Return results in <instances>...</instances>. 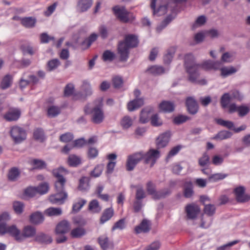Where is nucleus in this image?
I'll list each match as a JSON object with an SVG mask.
<instances>
[{
    "label": "nucleus",
    "instance_id": "obj_1",
    "mask_svg": "<svg viewBox=\"0 0 250 250\" xmlns=\"http://www.w3.org/2000/svg\"><path fill=\"white\" fill-rule=\"evenodd\" d=\"M222 65L219 62H213L208 60L202 63L196 64L194 62V58L191 54H187L185 57V66L187 72L189 74V80L192 83H196L197 79L199 76L198 70L199 68L207 71L211 70H218Z\"/></svg>",
    "mask_w": 250,
    "mask_h": 250
},
{
    "label": "nucleus",
    "instance_id": "obj_2",
    "mask_svg": "<svg viewBox=\"0 0 250 250\" xmlns=\"http://www.w3.org/2000/svg\"><path fill=\"white\" fill-rule=\"evenodd\" d=\"M52 173L56 179L55 182L56 193L50 195L49 200L52 204H62L67 197V193L64 191V186L66 182L64 176L68 172L65 168L61 167L53 169Z\"/></svg>",
    "mask_w": 250,
    "mask_h": 250
},
{
    "label": "nucleus",
    "instance_id": "obj_3",
    "mask_svg": "<svg viewBox=\"0 0 250 250\" xmlns=\"http://www.w3.org/2000/svg\"><path fill=\"white\" fill-rule=\"evenodd\" d=\"M138 37L134 34H127L123 41L119 42L117 47L118 54L121 62H126L129 58V50L138 46Z\"/></svg>",
    "mask_w": 250,
    "mask_h": 250
},
{
    "label": "nucleus",
    "instance_id": "obj_4",
    "mask_svg": "<svg viewBox=\"0 0 250 250\" xmlns=\"http://www.w3.org/2000/svg\"><path fill=\"white\" fill-rule=\"evenodd\" d=\"M97 101L95 102V103ZM98 104H95V106L91 108L88 104L84 107V110L86 114L91 115V121L95 124H99L103 122L104 118V112L102 110V100L97 101Z\"/></svg>",
    "mask_w": 250,
    "mask_h": 250
},
{
    "label": "nucleus",
    "instance_id": "obj_5",
    "mask_svg": "<svg viewBox=\"0 0 250 250\" xmlns=\"http://www.w3.org/2000/svg\"><path fill=\"white\" fill-rule=\"evenodd\" d=\"M112 11L116 17L122 22L127 23L134 19L132 14L125 6L116 5L112 8Z\"/></svg>",
    "mask_w": 250,
    "mask_h": 250
},
{
    "label": "nucleus",
    "instance_id": "obj_6",
    "mask_svg": "<svg viewBox=\"0 0 250 250\" xmlns=\"http://www.w3.org/2000/svg\"><path fill=\"white\" fill-rule=\"evenodd\" d=\"M21 230L16 225L7 226L5 223L0 224V233L4 234L7 233L14 238L18 242H21Z\"/></svg>",
    "mask_w": 250,
    "mask_h": 250
},
{
    "label": "nucleus",
    "instance_id": "obj_7",
    "mask_svg": "<svg viewBox=\"0 0 250 250\" xmlns=\"http://www.w3.org/2000/svg\"><path fill=\"white\" fill-rule=\"evenodd\" d=\"M10 135L14 142L20 143L26 138V132L24 129L19 126L11 127Z\"/></svg>",
    "mask_w": 250,
    "mask_h": 250
},
{
    "label": "nucleus",
    "instance_id": "obj_8",
    "mask_svg": "<svg viewBox=\"0 0 250 250\" xmlns=\"http://www.w3.org/2000/svg\"><path fill=\"white\" fill-rule=\"evenodd\" d=\"M144 152L143 151L134 153L128 156L126 168L128 171L132 170L136 165L143 160Z\"/></svg>",
    "mask_w": 250,
    "mask_h": 250
},
{
    "label": "nucleus",
    "instance_id": "obj_9",
    "mask_svg": "<svg viewBox=\"0 0 250 250\" xmlns=\"http://www.w3.org/2000/svg\"><path fill=\"white\" fill-rule=\"evenodd\" d=\"M160 157V152L155 149H150L146 153H144L143 160L146 164H150V167H152L155 164L157 160Z\"/></svg>",
    "mask_w": 250,
    "mask_h": 250
},
{
    "label": "nucleus",
    "instance_id": "obj_10",
    "mask_svg": "<svg viewBox=\"0 0 250 250\" xmlns=\"http://www.w3.org/2000/svg\"><path fill=\"white\" fill-rule=\"evenodd\" d=\"M146 190L148 193L152 195L154 199H159L164 198L170 193V191L168 190L166 191H156L154 185L151 181L148 182L146 184Z\"/></svg>",
    "mask_w": 250,
    "mask_h": 250
},
{
    "label": "nucleus",
    "instance_id": "obj_11",
    "mask_svg": "<svg viewBox=\"0 0 250 250\" xmlns=\"http://www.w3.org/2000/svg\"><path fill=\"white\" fill-rule=\"evenodd\" d=\"M134 95L136 99L129 102L127 104V109L129 111H132L139 108L144 104L143 98H138L141 95V92L139 90L135 89L134 91Z\"/></svg>",
    "mask_w": 250,
    "mask_h": 250
},
{
    "label": "nucleus",
    "instance_id": "obj_12",
    "mask_svg": "<svg viewBox=\"0 0 250 250\" xmlns=\"http://www.w3.org/2000/svg\"><path fill=\"white\" fill-rule=\"evenodd\" d=\"M233 193L238 202L245 203L250 199V196L245 193V188L244 187L239 186L235 188Z\"/></svg>",
    "mask_w": 250,
    "mask_h": 250
},
{
    "label": "nucleus",
    "instance_id": "obj_13",
    "mask_svg": "<svg viewBox=\"0 0 250 250\" xmlns=\"http://www.w3.org/2000/svg\"><path fill=\"white\" fill-rule=\"evenodd\" d=\"M21 115V110L17 108H10L3 115V118L7 121L11 122L18 120Z\"/></svg>",
    "mask_w": 250,
    "mask_h": 250
},
{
    "label": "nucleus",
    "instance_id": "obj_14",
    "mask_svg": "<svg viewBox=\"0 0 250 250\" xmlns=\"http://www.w3.org/2000/svg\"><path fill=\"white\" fill-rule=\"evenodd\" d=\"M170 135L171 134L169 131H166L160 134L156 141L157 148H163L167 146L169 142Z\"/></svg>",
    "mask_w": 250,
    "mask_h": 250
},
{
    "label": "nucleus",
    "instance_id": "obj_15",
    "mask_svg": "<svg viewBox=\"0 0 250 250\" xmlns=\"http://www.w3.org/2000/svg\"><path fill=\"white\" fill-rule=\"evenodd\" d=\"M36 233V229L34 227L31 225H27L24 227L21 232V242L25 238L34 237L35 236Z\"/></svg>",
    "mask_w": 250,
    "mask_h": 250
},
{
    "label": "nucleus",
    "instance_id": "obj_16",
    "mask_svg": "<svg viewBox=\"0 0 250 250\" xmlns=\"http://www.w3.org/2000/svg\"><path fill=\"white\" fill-rule=\"evenodd\" d=\"M186 104L189 113L195 114L198 112V105L193 98L191 97H188L186 99Z\"/></svg>",
    "mask_w": 250,
    "mask_h": 250
},
{
    "label": "nucleus",
    "instance_id": "obj_17",
    "mask_svg": "<svg viewBox=\"0 0 250 250\" xmlns=\"http://www.w3.org/2000/svg\"><path fill=\"white\" fill-rule=\"evenodd\" d=\"M187 217L189 219H194L200 212L199 207L195 204H189L186 207Z\"/></svg>",
    "mask_w": 250,
    "mask_h": 250
},
{
    "label": "nucleus",
    "instance_id": "obj_18",
    "mask_svg": "<svg viewBox=\"0 0 250 250\" xmlns=\"http://www.w3.org/2000/svg\"><path fill=\"white\" fill-rule=\"evenodd\" d=\"M70 229V224L65 220L60 222L57 225L56 232L57 234H64L68 232Z\"/></svg>",
    "mask_w": 250,
    "mask_h": 250
},
{
    "label": "nucleus",
    "instance_id": "obj_19",
    "mask_svg": "<svg viewBox=\"0 0 250 250\" xmlns=\"http://www.w3.org/2000/svg\"><path fill=\"white\" fill-rule=\"evenodd\" d=\"M93 0H79L77 9L80 12H84L90 8L92 4Z\"/></svg>",
    "mask_w": 250,
    "mask_h": 250
},
{
    "label": "nucleus",
    "instance_id": "obj_20",
    "mask_svg": "<svg viewBox=\"0 0 250 250\" xmlns=\"http://www.w3.org/2000/svg\"><path fill=\"white\" fill-rule=\"evenodd\" d=\"M150 229V224L148 221L144 219L140 224L135 228V231L136 233L141 232H147Z\"/></svg>",
    "mask_w": 250,
    "mask_h": 250
},
{
    "label": "nucleus",
    "instance_id": "obj_21",
    "mask_svg": "<svg viewBox=\"0 0 250 250\" xmlns=\"http://www.w3.org/2000/svg\"><path fill=\"white\" fill-rule=\"evenodd\" d=\"M114 213V209L112 207L105 209L100 218V223L103 224L109 220L113 216Z\"/></svg>",
    "mask_w": 250,
    "mask_h": 250
},
{
    "label": "nucleus",
    "instance_id": "obj_22",
    "mask_svg": "<svg viewBox=\"0 0 250 250\" xmlns=\"http://www.w3.org/2000/svg\"><path fill=\"white\" fill-rule=\"evenodd\" d=\"M35 240L41 244H50L52 242V239L51 237L43 232H39L35 238Z\"/></svg>",
    "mask_w": 250,
    "mask_h": 250
},
{
    "label": "nucleus",
    "instance_id": "obj_23",
    "mask_svg": "<svg viewBox=\"0 0 250 250\" xmlns=\"http://www.w3.org/2000/svg\"><path fill=\"white\" fill-rule=\"evenodd\" d=\"M159 108L165 112H171L174 110L175 106L172 102L164 101L160 104Z\"/></svg>",
    "mask_w": 250,
    "mask_h": 250
},
{
    "label": "nucleus",
    "instance_id": "obj_24",
    "mask_svg": "<svg viewBox=\"0 0 250 250\" xmlns=\"http://www.w3.org/2000/svg\"><path fill=\"white\" fill-rule=\"evenodd\" d=\"M146 72L154 76L160 75L165 73V69L162 66L152 65L148 67Z\"/></svg>",
    "mask_w": 250,
    "mask_h": 250
},
{
    "label": "nucleus",
    "instance_id": "obj_25",
    "mask_svg": "<svg viewBox=\"0 0 250 250\" xmlns=\"http://www.w3.org/2000/svg\"><path fill=\"white\" fill-rule=\"evenodd\" d=\"M88 209L92 213H98L101 211L102 207L98 200L95 199L89 202Z\"/></svg>",
    "mask_w": 250,
    "mask_h": 250
},
{
    "label": "nucleus",
    "instance_id": "obj_26",
    "mask_svg": "<svg viewBox=\"0 0 250 250\" xmlns=\"http://www.w3.org/2000/svg\"><path fill=\"white\" fill-rule=\"evenodd\" d=\"M193 185L190 181H187L185 182L184 189V195L186 198H190L193 194Z\"/></svg>",
    "mask_w": 250,
    "mask_h": 250
},
{
    "label": "nucleus",
    "instance_id": "obj_27",
    "mask_svg": "<svg viewBox=\"0 0 250 250\" xmlns=\"http://www.w3.org/2000/svg\"><path fill=\"white\" fill-rule=\"evenodd\" d=\"M221 71V76L223 78H226L237 72V69L233 66L223 67L219 69Z\"/></svg>",
    "mask_w": 250,
    "mask_h": 250
},
{
    "label": "nucleus",
    "instance_id": "obj_28",
    "mask_svg": "<svg viewBox=\"0 0 250 250\" xmlns=\"http://www.w3.org/2000/svg\"><path fill=\"white\" fill-rule=\"evenodd\" d=\"M44 220L42 214L38 211L32 213L30 217V221L34 224H39Z\"/></svg>",
    "mask_w": 250,
    "mask_h": 250
},
{
    "label": "nucleus",
    "instance_id": "obj_29",
    "mask_svg": "<svg viewBox=\"0 0 250 250\" xmlns=\"http://www.w3.org/2000/svg\"><path fill=\"white\" fill-rule=\"evenodd\" d=\"M61 108L56 105H51L47 108V114L49 117L53 118L61 113Z\"/></svg>",
    "mask_w": 250,
    "mask_h": 250
},
{
    "label": "nucleus",
    "instance_id": "obj_30",
    "mask_svg": "<svg viewBox=\"0 0 250 250\" xmlns=\"http://www.w3.org/2000/svg\"><path fill=\"white\" fill-rule=\"evenodd\" d=\"M36 20L32 17H25L21 19V24L26 28H32L35 26Z\"/></svg>",
    "mask_w": 250,
    "mask_h": 250
},
{
    "label": "nucleus",
    "instance_id": "obj_31",
    "mask_svg": "<svg viewBox=\"0 0 250 250\" xmlns=\"http://www.w3.org/2000/svg\"><path fill=\"white\" fill-rule=\"evenodd\" d=\"M13 82V77L11 75L7 74L2 79L0 87L2 89H5L9 87Z\"/></svg>",
    "mask_w": 250,
    "mask_h": 250
},
{
    "label": "nucleus",
    "instance_id": "obj_32",
    "mask_svg": "<svg viewBox=\"0 0 250 250\" xmlns=\"http://www.w3.org/2000/svg\"><path fill=\"white\" fill-rule=\"evenodd\" d=\"M67 163L70 166L76 167L81 163V159L80 157L71 154L68 158Z\"/></svg>",
    "mask_w": 250,
    "mask_h": 250
},
{
    "label": "nucleus",
    "instance_id": "obj_33",
    "mask_svg": "<svg viewBox=\"0 0 250 250\" xmlns=\"http://www.w3.org/2000/svg\"><path fill=\"white\" fill-rule=\"evenodd\" d=\"M85 234V230L82 227L73 229L70 232V236L72 238H80Z\"/></svg>",
    "mask_w": 250,
    "mask_h": 250
},
{
    "label": "nucleus",
    "instance_id": "obj_34",
    "mask_svg": "<svg viewBox=\"0 0 250 250\" xmlns=\"http://www.w3.org/2000/svg\"><path fill=\"white\" fill-rule=\"evenodd\" d=\"M175 50L174 47H171L167 50V54L164 56V62L165 64H168L171 62L175 53Z\"/></svg>",
    "mask_w": 250,
    "mask_h": 250
},
{
    "label": "nucleus",
    "instance_id": "obj_35",
    "mask_svg": "<svg viewBox=\"0 0 250 250\" xmlns=\"http://www.w3.org/2000/svg\"><path fill=\"white\" fill-rule=\"evenodd\" d=\"M231 135L232 134L229 131L223 130L218 132L212 139L217 140H222L230 138Z\"/></svg>",
    "mask_w": 250,
    "mask_h": 250
},
{
    "label": "nucleus",
    "instance_id": "obj_36",
    "mask_svg": "<svg viewBox=\"0 0 250 250\" xmlns=\"http://www.w3.org/2000/svg\"><path fill=\"white\" fill-rule=\"evenodd\" d=\"M86 203V200L82 198L78 199L77 201L74 203L73 204V211L75 212H78Z\"/></svg>",
    "mask_w": 250,
    "mask_h": 250
},
{
    "label": "nucleus",
    "instance_id": "obj_37",
    "mask_svg": "<svg viewBox=\"0 0 250 250\" xmlns=\"http://www.w3.org/2000/svg\"><path fill=\"white\" fill-rule=\"evenodd\" d=\"M89 187L88 178L86 177H82L79 180L78 189L81 191H86L89 188Z\"/></svg>",
    "mask_w": 250,
    "mask_h": 250
},
{
    "label": "nucleus",
    "instance_id": "obj_38",
    "mask_svg": "<svg viewBox=\"0 0 250 250\" xmlns=\"http://www.w3.org/2000/svg\"><path fill=\"white\" fill-rule=\"evenodd\" d=\"M98 242L103 250H106L109 246L108 238L105 235L99 237L98 238Z\"/></svg>",
    "mask_w": 250,
    "mask_h": 250
},
{
    "label": "nucleus",
    "instance_id": "obj_39",
    "mask_svg": "<svg viewBox=\"0 0 250 250\" xmlns=\"http://www.w3.org/2000/svg\"><path fill=\"white\" fill-rule=\"evenodd\" d=\"M231 97L229 93H224L221 98L220 103L221 106L223 108H225L228 107L230 101H231Z\"/></svg>",
    "mask_w": 250,
    "mask_h": 250
},
{
    "label": "nucleus",
    "instance_id": "obj_40",
    "mask_svg": "<svg viewBox=\"0 0 250 250\" xmlns=\"http://www.w3.org/2000/svg\"><path fill=\"white\" fill-rule=\"evenodd\" d=\"M20 171L16 167H12L11 168L8 174V178L10 181H14L19 177Z\"/></svg>",
    "mask_w": 250,
    "mask_h": 250
},
{
    "label": "nucleus",
    "instance_id": "obj_41",
    "mask_svg": "<svg viewBox=\"0 0 250 250\" xmlns=\"http://www.w3.org/2000/svg\"><path fill=\"white\" fill-rule=\"evenodd\" d=\"M45 213L49 216H59L62 214V211L60 208H49L45 210Z\"/></svg>",
    "mask_w": 250,
    "mask_h": 250
},
{
    "label": "nucleus",
    "instance_id": "obj_42",
    "mask_svg": "<svg viewBox=\"0 0 250 250\" xmlns=\"http://www.w3.org/2000/svg\"><path fill=\"white\" fill-rule=\"evenodd\" d=\"M132 188H137L135 198L136 200H141L146 197V193L142 187L137 186H131Z\"/></svg>",
    "mask_w": 250,
    "mask_h": 250
},
{
    "label": "nucleus",
    "instance_id": "obj_43",
    "mask_svg": "<svg viewBox=\"0 0 250 250\" xmlns=\"http://www.w3.org/2000/svg\"><path fill=\"white\" fill-rule=\"evenodd\" d=\"M115 58V54L110 50H107L104 52L102 59L104 62H112Z\"/></svg>",
    "mask_w": 250,
    "mask_h": 250
},
{
    "label": "nucleus",
    "instance_id": "obj_44",
    "mask_svg": "<svg viewBox=\"0 0 250 250\" xmlns=\"http://www.w3.org/2000/svg\"><path fill=\"white\" fill-rule=\"evenodd\" d=\"M215 121L217 124L221 126L226 127L229 129H233L234 124L233 122L231 121H225L222 119H215Z\"/></svg>",
    "mask_w": 250,
    "mask_h": 250
},
{
    "label": "nucleus",
    "instance_id": "obj_45",
    "mask_svg": "<svg viewBox=\"0 0 250 250\" xmlns=\"http://www.w3.org/2000/svg\"><path fill=\"white\" fill-rule=\"evenodd\" d=\"M38 193L42 195L46 193L49 188V184L44 182L40 184L37 187H36Z\"/></svg>",
    "mask_w": 250,
    "mask_h": 250
},
{
    "label": "nucleus",
    "instance_id": "obj_46",
    "mask_svg": "<svg viewBox=\"0 0 250 250\" xmlns=\"http://www.w3.org/2000/svg\"><path fill=\"white\" fill-rule=\"evenodd\" d=\"M121 125L123 128H128L132 125V120L130 117L125 116L121 121Z\"/></svg>",
    "mask_w": 250,
    "mask_h": 250
},
{
    "label": "nucleus",
    "instance_id": "obj_47",
    "mask_svg": "<svg viewBox=\"0 0 250 250\" xmlns=\"http://www.w3.org/2000/svg\"><path fill=\"white\" fill-rule=\"evenodd\" d=\"M104 166L103 165H97L94 169L91 172L90 175L95 178L99 177L103 170Z\"/></svg>",
    "mask_w": 250,
    "mask_h": 250
},
{
    "label": "nucleus",
    "instance_id": "obj_48",
    "mask_svg": "<svg viewBox=\"0 0 250 250\" xmlns=\"http://www.w3.org/2000/svg\"><path fill=\"white\" fill-rule=\"evenodd\" d=\"M34 138L35 140L42 142L44 139V132L42 129H36L33 133Z\"/></svg>",
    "mask_w": 250,
    "mask_h": 250
},
{
    "label": "nucleus",
    "instance_id": "obj_49",
    "mask_svg": "<svg viewBox=\"0 0 250 250\" xmlns=\"http://www.w3.org/2000/svg\"><path fill=\"white\" fill-rule=\"evenodd\" d=\"M112 83L114 88H119L123 84V80L122 77L115 76L112 78Z\"/></svg>",
    "mask_w": 250,
    "mask_h": 250
},
{
    "label": "nucleus",
    "instance_id": "obj_50",
    "mask_svg": "<svg viewBox=\"0 0 250 250\" xmlns=\"http://www.w3.org/2000/svg\"><path fill=\"white\" fill-rule=\"evenodd\" d=\"M97 35L95 33H93L87 39H86L82 43L83 45L86 44V48L90 46L92 42H95L97 39Z\"/></svg>",
    "mask_w": 250,
    "mask_h": 250
},
{
    "label": "nucleus",
    "instance_id": "obj_51",
    "mask_svg": "<svg viewBox=\"0 0 250 250\" xmlns=\"http://www.w3.org/2000/svg\"><path fill=\"white\" fill-rule=\"evenodd\" d=\"M149 112L148 111L145 109H143L140 114V122L143 124L148 122L149 118Z\"/></svg>",
    "mask_w": 250,
    "mask_h": 250
},
{
    "label": "nucleus",
    "instance_id": "obj_52",
    "mask_svg": "<svg viewBox=\"0 0 250 250\" xmlns=\"http://www.w3.org/2000/svg\"><path fill=\"white\" fill-rule=\"evenodd\" d=\"M227 176V174L218 173L211 175L209 177V180L213 182L225 179Z\"/></svg>",
    "mask_w": 250,
    "mask_h": 250
},
{
    "label": "nucleus",
    "instance_id": "obj_53",
    "mask_svg": "<svg viewBox=\"0 0 250 250\" xmlns=\"http://www.w3.org/2000/svg\"><path fill=\"white\" fill-rule=\"evenodd\" d=\"M60 64L58 59H52L48 61L47 63V69L49 71H52L56 69Z\"/></svg>",
    "mask_w": 250,
    "mask_h": 250
},
{
    "label": "nucleus",
    "instance_id": "obj_54",
    "mask_svg": "<svg viewBox=\"0 0 250 250\" xmlns=\"http://www.w3.org/2000/svg\"><path fill=\"white\" fill-rule=\"evenodd\" d=\"M215 207L214 205L211 204L205 205L204 211L205 214L208 216H212L215 211Z\"/></svg>",
    "mask_w": 250,
    "mask_h": 250
},
{
    "label": "nucleus",
    "instance_id": "obj_55",
    "mask_svg": "<svg viewBox=\"0 0 250 250\" xmlns=\"http://www.w3.org/2000/svg\"><path fill=\"white\" fill-rule=\"evenodd\" d=\"M250 111L249 107L246 105L238 106V114L240 117L246 116Z\"/></svg>",
    "mask_w": 250,
    "mask_h": 250
},
{
    "label": "nucleus",
    "instance_id": "obj_56",
    "mask_svg": "<svg viewBox=\"0 0 250 250\" xmlns=\"http://www.w3.org/2000/svg\"><path fill=\"white\" fill-rule=\"evenodd\" d=\"M73 138V135L72 133L67 132L60 136V141L62 142L67 143L71 141Z\"/></svg>",
    "mask_w": 250,
    "mask_h": 250
},
{
    "label": "nucleus",
    "instance_id": "obj_57",
    "mask_svg": "<svg viewBox=\"0 0 250 250\" xmlns=\"http://www.w3.org/2000/svg\"><path fill=\"white\" fill-rule=\"evenodd\" d=\"M32 164L34 166V168L37 169H42L46 167V164L44 161L38 159H34L32 161Z\"/></svg>",
    "mask_w": 250,
    "mask_h": 250
},
{
    "label": "nucleus",
    "instance_id": "obj_58",
    "mask_svg": "<svg viewBox=\"0 0 250 250\" xmlns=\"http://www.w3.org/2000/svg\"><path fill=\"white\" fill-rule=\"evenodd\" d=\"M209 163V157L207 153H204L199 159V164L201 167H204Z\"/></svg>",
    "mask_w": 250,
    "mask_h": 250
},
{
    "label": "nucleus",
    "instance_id": "obj_59",
    "mask_svg": "<svg viewBox=\"0 0 250 250\" xmlns=\"http://www.w3.org/2000/svg\"><path fill=\"white\" fill-rule=\"evenodd\" d=\"M229 95L231 100L233 99L240 101L243 99L242 95L239 91L236 89L231 90L230 92Z\"/></svg>",
    "mask_w": 250,
    "mask_h": 250
},
{
    "label": "nucleus",
    "instance_id": "obj_60",
    "mask_svg": "<svg viewBox=\"0 0 250 250\" xmlns=\"http://www.w3.org/2000/svg\"><path fill=\"white\" fill-rule=\"evenodd\" d=\"M234 57V54L233 53L226 52L224 53L221 57V60L224 62H230Z\"/></svg>",
    "mask_w": 250,
    "mask_h": 250
},
{
    "label": "nucleus",
    "instance_id": "obj_61",
    "mask_svg": "<svg viewBox=\"0 0 250 250\" xmlns=\"http://www.w3.org/2000/svg\"><path fill=\"white\" fill-rule=\"evenodd\" d=\"M125 219H121L116 222L112 227V230H114L117 229H123L125 228Z\"/></svg>",
    "mask_w": 250,
    "mask_h": 250
},
{
    "label": "nucleus",
    "instance_id": "obj_62",
    "mask_svg": "<svg viewBox=\"0 0 250 250\" xmlns=\"http://www.w3.org/2000/svg\"><path fill=\"white\" fill-rule=\"evenodd\" d=\"M151 124L153 126H158L162 125V120L157 114H154L151 118Z\"/></svg>",
    "mask_w": 250,
    "mask_h": 250
},
{
    "label": "nucleus",
    "instance_id": "obj_63",
    "mask_svg": "<svg viewBox=\"0 0 250 250\" xmlns=\"http://www.w3.org/2000/svg\"><path fill=\"white\" fill-rule=\"evenodd\" d=\"M58 4V3L57 2H55L52 5L49 6L46 10L44 12V15L46 17H49L51 16L55 10Z\"/></svg>",
    "mask_w": 250,
    "mask_h": 250
},
{
    "label": "nucleus",
    "instance_id": "obj_64",
    "mask_svg": "<svg viewBox=\"0 0 250 250\" xmlns=\"http://www.w3.org/2000/svg\"><path fill=\"white\" fill-rule=\"evenodd\" d=\"M74 90V85L72 83L67 84L65 87L64 90V95L65 97H68L71 96Z\"/></svg>",
    "mask_w": 250,
    "mask_h": 250
}]
</instances>
